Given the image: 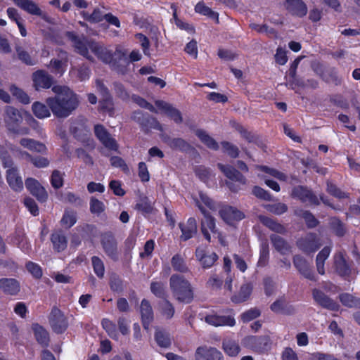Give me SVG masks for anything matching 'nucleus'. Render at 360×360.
Here are the masks:
<instances>
[{
    "instance_id": "obj_1",
    "label": "nucleus",
    "mask_w": 360,
    "mask_h": 360,
    "mask_svg": "<svg viewBox=\"0 0 360 360\" xmlns=\"http://www.w3.org/2000/svg\"><path fill=\"white\" fill-rule=\"evenodd\" d=\"M67 37L73 43L75 51L90 61H94L93 56L89 49L102 62L108 64L110 67L119 73L124 74L129 65L127 53L117 47L112 53L103 45L94 40L89 39L84 35L79 37L72 32H67Z\"/></svg>"
},
{
    "instance_id": "obj_2",
    "label": "nucleus",
    "mask_w": 360,
    "mask_h": 360,
    "mask_svg": "<svg viewBox=\"0 0 360 360\" xmlns=\"http://www.w3.org/2000/svg\"><path fill=\"white\" fill-rule=\"evenodd\" d=\"M53 91L57 94L46 99V104L57 117H67L78 106L77 95L67 86H55Z\"/></svg>"
},
{
    "instance_id": "obj_3",
    "label": "nucleus",
    "mask_w": 360,
    "mask_h": 360,
    "mask_svg": "<svg viewBox=\"0 0 360 360\" xmlns=\"http://www.w3.org/2000/svg\"><path fill=\"white\" fill-rule=\"evenodd\" d=\"M169 288L174 298L179 302L190 303L193 299V292L190 282L184 276L173 274L169 278Z\"/></svg>"
},
{
    "instance_id": "obj_4",
    "label": "nucleus",
    "mask_w": 360,
    "mask_h": 360,
    "mask_svg": "<svg viewBox=\"0 0 360 360\" xmlns=\"http://www.w3.org/2000/svg\"><path fill=\"white\" fill-rule=\"evenodd\" d=\"M101 244L105 255L113 261H117L120 257V252L117 247V241L113 233L105 232L101 236Z\"/></svg>"
},
{
    "instance_id": "obj_5",
    "label": "nucleus",
    "mask_w": 360,
    "mask_h": 360,
    "mask_svg": "<svg viewBox=\"0 0 360 360\" xmlns=\"http://www.w3.org/2000/svg\"><path fill=\"white\" fill-rule=\"evenodd\" d=\"M296 245L306 255L315 252L322 245L320 238L314 233H309L299 238L296 242Z\"/></svg>"
},
{
    "instance_id": "obj_6",
    "label": "nucleus",
    "mask_w": 360,
    "mask_h": 360,
    "mask_svg": "<svg viewBox=\"0 0 360 360\" xmlns=\"http://www.w3.org/2000/svg\"><path fill=\"white\" fill-rule=\"evenodd\" d=\"M49 323L56 333H63L68 328V323L63 313L57 307H53L50 313Z\"/></svg>"
},
{
    "instance_id": "obj_7",
    "label": "nucleus",
    "mask_w": 360,
    "mask_h": 360,
    "mask_svg": "<svg viewBox=\"0 0 360 360\" xmlns=\"http://www.w3.org/2000/svg\"><path fill=\"white\" fill-rule=\"evenodd\" d=\"M245 347L257 352H264L270 348V340L267 336H248L243 339Z\"/></svg>"
},
{
    "instance_id": "obj_8",
    "label": "nucleus",
    "mask_w": 360,
    "mask_h": 360,
    "mask_svg": "<svg viewBox=\"0 0 360 360\" xmlns=\"http://www.w3.org/2000/svg\"><path fill=\"white\" fill-rule=\"evenodd\" d=\"M195 205L199 208L202 214L204 215V219L201 221V231L204 237L210 241V234L209 231L212 233L216 232V225L214 219L210 215L208 212L204 209L202 205L200 204L198 200H195Z\"/></svg>"
},
{
    "instance_id": "obj_9",
    "label": "nucleus",
    "mask_w": 360,
    "mask_h": 360,
    "mask_svg": "<svg viewBox=\"0 0 360 360\" xmlns=\"http://www.w3.org/2000/svg\"><path fill=\"white\" fill-rule=\"evenodd\" d=\"M94 133L102 144L109 150H117L118 145L108 130L101 124L94 126Z\"/></svg>"
},
{
    "instance_id": "obj_10",
    "label": "nucleus",
    "mask_w": 360,
    "mask_h": 360,
    "mask_svg": "<svg viewBox=\"0 0 360 360\" xmlns=\"http://www.w3.org/2000/svg\"><path fill=\"white\" fill-rule=\"evenodd\" d=\"M15 4L30 14L39 15L46 22H51L50 17L43 12L33 1L29 0H13Z\"/></svg>"
},
{
    "instance_id": "obj_11",
    "label": "nucleus",
    "mask_w": 360,
    "mask_h": 360,
    "mask_svg": "<svg viewBox=\"0 0 360 360\" xmlns=\"http://www.w3.org/2000/svg\"><path fill=\"white\" fill-rule=\"evenodd\" d=\"M292 262L295 267L302 276L311 281H316L314 272L306 259L301 255H296L293 257Z\"/></svg>"
},
{
    "instance_id": "obj_12",
    "label": "nucleus",
    "mask_w": 360,
    "mask_h": 360,
    "mask_svg": "<svg viewBox=\"0 0 360 360\" xmlns=\"http://www.w3.org/2000/svg\"><path fill=\"white\" fill-rule=\"evenodd\" d=\"M27 189L37 198L40 202H45L48 198V194L45 188L40 183L33 178H28L25 180Z\"/></svg>"
},
{
    "instance_id": "obj_13",
    "label": "nucleus",
    "mask_w": 360,
    "mask_h": 360,
    "mask_svg": "<svg viewBox=\"0 0 360 360\" xmlns=\"http://www.w3.org/2000/svg\"><path fill=\"white\" fill-rule=\"evenodd\" d=\"M131 118L143 127H153L159 130L162 129L160 124L156 119L150 117L148 113H144L141 110L133 112Z\"/></svg>"
},
{
    "instance_id": "obj_14",
    "label": "nucleus",
    "mask_w": 360,
    "mask_h": 360,
    "mask_svg": "<svg viewBox=\"0 0 360 360\" xmlns=\"http://www.w3.org/2000/svg\"><path fill=\"white\" fill-rule=\"evenodd\" d=\"M222 354L214 347H198L195 353V360H221Z\"/></svg>"
},
{
    "instance_id": "obj_15",
    "label": "nucleus",
    "mask_w": 360,
    "mask_h": 360,
    "mask_svg": "<svg viewBox=\"0 0 360 360\" xmlns=\"http://www.w3.org/2000/svg\"><path fill=\"white\" fill-rule=\"evenodd\" d=\"M219 214L222 219L229 224H232L235 221H240L245 217L242 212L231 206H226L221 208L219 211Z\"/></svg>"
},
{
    "instance_id": "obj_16",
    "label": "nucleus",
    "mask_w": 360,
    "mask_h": 360,
    "mask_svg": "<svg viewBox=\"0 0 360 360\" xmlns=\"http://www.w3.org/2000/svg\"><path fill=\"white\" fill-rule=\"evenodd\" d=\"M155 103L159 109L164 111L165 113L176 123L180 124L183 122V117L181 112L178 109L175 108L172 105L160 100L156 101Z\"/></svg>"
},
{
    "instance_id": "obj_17",
    "label": "nucleus",
    "mask_w": 360,
    "mask_h": 360,
    "mask_svg": "<svg viewBox=\"0 0 360 360\" xmlns=\"http://www.w3.org/2000/svg\"><path fill=\"white\" fill-rule=\"evenodd\" d=\"M284 6L290 13L297 17H303L307 13V5L302 0H285Z\"/></svg>"
},
{
    "instance_id": "obj_18",
    "label": "nucleus",
    "mask_w": 360,
    "mask_h": 360,
    "mask_svg": "<svg viewBox=\"0 0 360 360\" xmlns=\"http://www.w3.org/2000/svg\"><path fill=\"white\" fill-rule=\"evenodd\" d=\"M195 256L203 268H210L218 259V256L216 253H208L202 247L197 248Z\"/></svg>"
},
{
    "instance_id": "obj_19",
    "label": "nucleus",
    "mask_w": 360,
    "mask_h": 360,
    "mask_svg": "<svg viewBox=\"0 0 360 360\" xmlns=\"http://www.w3.org/2000/svg\"><path fill=\"white\" fill-rule=\"evenodd\" d=\"M32 79L37 90H39L40 88H50L53 82L52 77L44 70H38L33 73Z\"/></svg>"
},
{
    "instance_id": "obj_20",
    "label": "nucleus",
    "mask_w": 360,
    "mask_h": 360,
    "mask_svg": "<svg viewBox=\"0 0 360 360\" xmlns=\"http://www.w3.org/2000/svg\"><path fill=\"white\" fill-rule=\"evenodd\" d=\"M219 169L224 173V174L230 180L238 182L242 185L246 184V179L245 176L236 168L231 165H224L221 163L217 165Z\"/></svg>"
},
{
    "instance_id": "obj_21",
    "label": "nucleus",
    "mask_w": 360,
    "mask_h": 360,
    "mask_svg": "<svg viewBox=\"0 0 360 360\" xmlns=\"http://www.w3.org/2000/svg\"><path fill=\"white\" fill-rule=\"evenodd\" d=\"M6 180L10 187L15 191H20L23 188V183L21 176L19 175L18 169L15 167H10L6 171Z\"/></svg>"
},
{
    "instance_id": "obj_22",
    "label": "nucleus",
    "mask_w": 360,
    "mask_h": 360,
    "mask_svg": "<svg viewBox=\"0 0 360 360\" xmlns=\"http://www.w3.org/2000/svg\"><path fill=\"white\" fill-rule=\"evenodd\" d=\"M313 298L321 307L330 309V310H338V304L335 302L333 300L329 298L326 295H325L322 291L318 289H314L312 291Z\"/></svg>"
},
{
    "instance_id": "obj_23",
    "label": "nucleus",
    "mask_w": 360,
    "mask_h": 360,
    "mask_svg": "<svg viewBox=\"0 0 360 360\" xmlns=\"http://www.w3.org/2000/svg\"><path fill=\"white\" fill-rule=\"evenodd\" d=\"M140 313L142 319V323L144 329L148 330L150 323L153 320V311L150 302L143 299L140 306Z\"/></svg>"
},
{
    "instance_id": "obj_24",
    "label": "nucleus",
    "mask_w": 360,
    "mask_h": 360,
    "mask_svg": "<svg viewBox=\"0 0 360 360\" xmlns=\"http://www.w3.org/2000/svg\"><path fill=\"white\" fill-rule=\"evenodd\" d=\"M20 145L30 151L46 154L47 148L43 143L30 138H22L19 141Z\"/></svg>"
},
{
    "instance_id": "obj_25",
    "label": "nucleus",
    "mask_w": 360,
    "mask_h": 360,
    "mask_svg": "<svg viewBox=\"0 0 360 360\" xmlns=\"http://www.w3.org/2000/svg\"><path fill=\"white\" fill-rule=\"evenodd\" d=\"M205 320L208 324L214 326H233L236 324L235 319L230 316L207 315Z\"/></svg>"
},
{
    "instance_id": "obj_26",
    "label": "nucleus",
    "mask_w": 360,
    "mask_h": 360,
    "mask_svg": "<svg viewBox=\"0 0 360 360\" xmlns=\"http://www.w3.org/2000/svg\"><path fill=\"white\" fill-rule=\"evenodd\" d=\"M334 265L336 272L341 276H348L351 274V269L344 258L341 252H337L333 257Z\"/></svg>"
},
{
    "instance_id": "obj_27",
    "label": "nucleus",
    "mask_w": 360,
    "mask_h": 360,
    "mask_svg": "<svg viewBox=\"0 0 360 360\" xmlns=\"http://www.w3.org/2000/svg\"><path fill=\"white\" fill-rule=\"evenodd\" d=\"M179 226L182 232L181 238L183 240L191 238L197 233V222L193 217L189 218L186 223H180Z\"/></svg>"
},
{
    "instance_id": "obj_28",
    "label": "nucleus",
    "mask_w": 360,
    "mask_h": 360,
    "mask_svg": "<svg viewBox=\"0 0 360 360\" xmlns=\"http://www.w3.org/2000/svg\"><path fill=\"white\" fill-rule=\"evenodd\" d=\"M0 289L10 295H15L20 292V283L14 278H4L0 279Z\"/></svg>"
},
{
    "instance_id": "obj_29",
    "label": "nucleus",
    "mask_w": 360,
    "mask_h": 360,
    "mask_svg": "<svg viewBox=\"0 0 360 360\" xmlns=\"http://www.w3.org/2000/svg\"><path fill=\"white\" fill-rule=\"evenodd\" d=\"M58 56L60 59H52L50 62V65L52 68V72L54 74L62 75L65 72L67 67V53L60 51Z\"/></svg>"
},
{
    "instance_id": "obj_30",
    "label": "nucleus",
    "mask_w": 360,
    "mask_h": 360,
    "mask_svg": "<svg viewBox=\"0 0 360 360\" xmlns=\"http://www.w3.org/2000/svg\"><path fill=\"white\" fill-rule=\"evenodd\" d=\"M164 142L172 150L186 152L191 149V145L181 138H171L169 136L164 138Z\"/></svg>"
},
{
    "instance_id": "obj_31",
    "label": "nucleus",
    "mask_w": 360,
    "mask_h": 360,
    "mask_svg": "<svg viewBox=\"0 0 360 360\" xmlns=\"http://www.w3.org/2000/svg\"><path fill=\"white\" fill-rule=\"evenodd\" d=\"M37 341L43 347H47L49 342V335L47 330L38 323L32 326Z\"/></svg>"
},
{
    "instance_id": "obj_32",
    "label": "nucleus",
    "mask_w": 360,
    "mask_h": 360,
    "mask_svg": "<svg viewBox=\"0 0 360 360\" xmlns=\"http://www.w3.org/2000/svg\"><path fill=\"white\" fill-rule=\"evenodd\" d=\"M258 219L261 223H262L265 226L268 227L272 231L281 234H283L286 232L285 228L276 220L264 215L258 216Z\"/></svg>"
},
{
    "instance_id": "obj_33",
    "label": "nucleus",
    "mask_w": 360,
    "mask_h": 360,
    "mask_svg": "<svg viewBox=\"0 0 360 360\" xmlns=\"http://www.w3.org/2000/svg\"><path fill=\"white\" fill-rule=\"evenodd\" d=\"M252 291V285L250 283L243 284L238 292L233 295L231 298V301L235 303H241L246 301Z\"/></svg>"
},
{
    "instance_id": "obj_34",
    "label": "nucleus",
    "mask_w": 360,
    "mask_h": 360,
    "mask_svg": "<svg viewBox=\"0 0 360 360\" xmlns=\"http://www.w3.org/2000/svg\"><path fill=\"white\" fill-rule=\"evenodd\" d=\"M270 240L274 248L281 255H286L290 252V245L281 236L272 234Z\"/></svg>"
},
{
    "instance_id": "obj_35",
    "label": "nucleus",
    "mask_w": 360,
    "mask_h": 360,
    "mask_svg": "<svg viewBox=\"0 0 360 360\" xmlns=\"http://www.w3.org/2000/svg\"><path fill=\"white\" fill-rule=\"evenodd\" d=\"M270 308L272 311L277 314L281 313L285 314H293L295 311L293 307H292L291 306L288 307L287 305L286 302L283 298L278 299L277 300L271 304Z\"/></svg>"
},
{
    "instance_id": "obj_36",
    "label": "nucleus",
    "mask_w": 360,
    "mask_h": 360,
    "mask_svg": "<svg viewBox=\"0 0 360 360\" xmlns=\"http://www.w3.org/2000/svg\"><path fill=\"white\" fill-rule=\"evenodd\" d=\"M222 347L224 352L230 356H236L240 351L238 343L231 338H226L223 340Z\"/></svg>"
},
{
    "instance_id": "obj_37",
    "label": "nucleus",
    "mask_w": 360,
    "mask_h": 360,
    "mask_svg": "<svg viewBox=\"0 0 360 360\" xmlns=\"http://www.w3.org/2000/svg\"><path fill=\"white\" fill-rule=\"evenodd\" d=\"M171 265L174 271L180 273H187L189 271L185 259L180 254H176L172 257Z\"/></svg>"
},
{
    "instance_id": "obj_38",
    "label": "nucleus",
    "mask_w": 360,
    "mask_h": 360,
    "mask_svg": "<svg viewBox=\"0 0 360 360\" xmlns=\"http://www.w3.org/2000/svg\"><path fill=\"white\" fill-rule=\"evenodd\" d=\"M70 75L72 77H75L79 81H84L89 78L90 70L86 65H82L79 68H72L70 70Z\"/></svg>"
},
{
    "instance_id": "obj_39",
    "label": "nucleus",
    "mask_w": 360,
    "mask_h": 360,
    "mask_svg": "<svg viewBox=\"0 0 360 360\" xmlns=\"http://www.w3.org/2000/svg\"><path fill=\"white\" fill-rule=\"evenodd\" d=\"M51 240L53 243V248L58 252L64 250L67 247L66 237L60 232L52 233Z\"/></svg>"
},
{
    "instance_id": "obj_40",
    "label": "nucleus",
    "mask_w": 360,
    "mask_h": 360,
    "mask_svg": "<svg viewBox=\"0 0 360 360\" xmlns=\"http://www.w3.org/2000/svg\"><path fill=\"white\" fill-rule=\"evenodd\" d=\"M196 136L200 141L205 144L209 148L217 150L219 148L217 142L212 138L205 131L198 129L195 132Z\"/></svg>"
},
{
    "instance_id": "obj_41",
    "label": "nucleus",
    "mask_w": 360,
    "mask_h": 360,
    "mask_svg": "<svg viewBox=\"0 0 360 360\" xmlns=\"http://www.w3.org/2000/svg\"><path fill=\"white\" fill-rule=\"evenodd\" d=\"M22 115L20 111L13 106H7L6 108V118L7 123L18 124L22 121Z\"/></svg>"
},
{
    "instance_id": "obj_42",
    "label": "nucleus",
    "mask_w": 360,
    "mask_h": 360,
    "mask_svg": "<svg viewBox=\"0 0 360 360\" xmlns=\"http://www.w3.org/2000/svg\"><path fill=\"white\" fill-rule=\"evenodd\" d=\"M33 114L39 119H44L51 116L47 106L40 102H34L32 105Z\"/></svg>"
},
{
    "instance_id": "obj_43",
    "label": "nucleus",
    "mask_w": 360,
    "mask_h": 360,
    "mask_svg": "<svg viewBox=\"0 0 360 360\" xmlns=\"http://www.w3.org/2000/svg\"><path fill=\"white\" fill-rule=\"evenodd\" d=\"M155 339L157 344L161 347L168 348L172 344L169 334L164 330H156Z\"/></svg>"
},
{
    "instance_id": "obj_44",
    "label": "nucleus",
    "mask_w": 360,
    "mask_h": 360,
    "mask_svg": "<svg viewBox=\"0 0 360 360\" xmlns=\"http://www.w3.org/2000/svg\"><path fill=\"white\" fill-rule=\"evenodd\" d=\"M9 91L18 101L23 104H28L30 103V98L29 96L20 88L18 87L15 84L11 85Z\"/></svg>"
},
{
    "instance_id": "obj_45",
    "label": "nucleus",
    "mask_w": 360,
    "mask_h": 360,
    "mask_svg": "<svg viewBox=\"0 0 360 360\" xmlns=\"http://www.w3.org/2000/svg\"><path fill=\"white\" fill-rule=\"evenodd\" d=\"M77 221V214L72 210H65L60 220L62 226L65 229H70Z\"/></svg>"
},
{
    "instance_id": "obj_46",
    "label": "nucleus",
    "mask_w": 360,
    "mask_h": 360,
    "mask_svg": "<svg viewBox=\"0 0 360 360\" xmlns=\"http://www.w3.org/2000/svg\"><path fill=\"white\" fill-rule=\"evenodd\" d=\"M160 311L161 315L166 319H171L175 312L173 304L167 300L160 303Z\"/></svg>"
},
{
    "instance_id": "obj_47",
    "label": "nucleus",
    "mask_w": 360,
    "mask_h": 360,
    "mask_svg": "<svg viewBox=\"0 0 360 360\" xmlns=\"http://www.w3.org/2000/svg\"><path fill=\"white\" fill-rule=\"evenodd\" d=\"M342 304L347 307H360V299L349 293H342L339 296Z\"/></svg>"
},
{
    "instance_id": "obj_48",
    "label": "nucleus",
    "mask_w": 360,
    "mask_h": 360,
    "mask_svg": "<svg viewBox=\"0 0 360 360\" xmlns=\"http://www.w3.org/2000/svg\"><path fill=\"white\" fill-rule=\"evenodd\" d=\"M101 325L111 338L116 340H118L119 335L117 330V327L112 321L108 319H103L101 321Z\"/></svg>"
},
{
    "instance_id": "obj_49",
    "label": "nucleus",
    "mask_w": 360,
    "mask_h": 360,
    "mask_svg": "<svg viewBox=\"0 0 360 360\" xmlns=\"http://www.w3.org/2000/svg\"><path fill=\"white\" fill-rule=\"evenodd\" d=\"M150 290L153 295L159 298L165 299L167 296L165 284L160 281L152 282Z\"/></svg>"
},
{
    "instance_id": "obj_50",
    "label": "nucleus",
    "mask_w": 360,
    "mask_h": 360,
    "mask_svg": "<svg viewBox=\"0 0 360 360\" xmlns=\"http://www.w3.org/2000/svg\"><path fill=\"white\" fill-rule=\"evenodd\" d=\"M0 159L4 167L13 166V162L6 144H0Z\"/></svg>"
},
{
    "instance_id": "obj_51",
    "label": "nucleus",
    "mask_w": 360,
    "mask_h": 360,
    "mask_svg": "<svg viewBox=\"0 0 360 360\" xmlns=\"http://www.w3.org/2000/svg\"><path fill=\"white\" fill-rule=\"evenodd\" d=\"M91 263L96 275L98 278H102L105 274V266L102 259L97 256H93L91 257Z\"/></svg>"
},
{
    "instance_id": "obj_52",
    "label": "nucleus",
    "mask_w": 360,
    "mask_h": 360,
    "mask_svg": "<svg viewBox=\"0 0 360 360\" xmlns=\"http://www.w3.org/2000/svg\"><path fill=\"white\" fill-rule=\"evenodd\" d=\"M82 15L86 20L92 23L99 22L104 19V15L99 8L94 9L91 14L83 11Z\"/></svg>"
},
{
    "instance_id": "obj_53",
    "label": "nucleus",
    "mask_w": 360,
    "mask_h": 360,
    "mask_svg": "<svg viewBox=\"0 0 360 360\" xmlns=\"http://www.w3.org/2000/svg\"><path fill=\"white\" fill-rule=\"evenodd\" d=\"M330 225L333 231L336 236L341 237L346 233L345 224L338 218H332L330 221Z\"/></svg>"
},
{
    "instance_id": "obj_54",
    "label": "nucleus",
    "mask_w": 360,
    "mask_h": 360,
    "mask_svg": "<svg viewBox=\"0 0 360 360\" xmlns=\"http://www.w3.org/2000/svg\"><path fill=\"white\" fill-rule=\"evenodd\" d=\"M222 150L232 158H236L239 155L238 148L233 143L228 141H222L221 143Z\"/></svg>"
},
{
    "instance_id": "obj_55",
    "label": "nucleus",
    "mask_w": 360,
    "mask_h": 360,
    "mask_svg": "<svg viewBox=\"0 0 360 360\" xmlns=\"http://www.w3.org/2000/svg\"><path fill=\"white\" fill-rule=\"evenodd\" d=\"M195 11L204 15H207L212 18H216L218 20V14L211 10L210 8L205 6L203 2H199L195 6Z\"/></svg>"
},
{
    "instance_id": "obj_56",
    "label": "nucleus",
    "mask_w": 360,
    "mask_h": 360,
    "mask_svg": "<svg viewBox=\"0 0 360 360\" xmlns=\"http://www.w3.org/2000/svg\"><path fill=\"white\" fill-rule=\"evenodd\" d=\"M100 108L102 111L107 112L112 116L114 113L113 101L111 96L103 97L100 102Z\"/></svg>"
},
{
    "instance_id": "obj_57",
    "label": "nucleus",
    "mask_w": 360,
    "mask_h": 360,
    "mask_svg": "<svg viewBox=\"0 0 360 360\" xmlns=\"http://www.w3.org/2000/svg\"><path fill=\"white\" fill-rule=\"evenodd\" d=\"M135 209L143 214H148L152 212L153 207L149 200L143 198L136 204Z\"/></svg>"
},
{
    "instance_id": "obj_58",
    "label": "nucleus",
    "mask_w": 360,
    "mask_h": 360,
    "mask_svg": "<svg viewBox=\"0 0 360 360\" xmlns=\"http://www.w3.org/2000/svg\"><path fill=\"white\" fill-rule=\"evenodd\" d=\"M51 186L58 189L63 186V174L58 170H53L51 176Z\"/></svg>"
},
{
    "instance_id": "obj_59",
    "label": "nucleus",
    "mask_w": 360,
    "mask_h": 360,
    "mask_svg": "<svg viewBox=\"0 0 360 360\" xmlns=\"http://www.w3.org/2000/svg\"><path fill=\"white\" fill-rule=\"evenodd\" d=\"M89 205L90 211L93 214H100L105 210L103 202L94 197L91 198Z\"/></svg>"
},
{
    "instance_id": "obj_60",
    "label": "nucleus",
    "mask_w": 360,
    "mask_h": 360,
    "mask_svg": "<svg viewBox=\"0 0 360 360\" xmlns=\"http://www.w3.org/2000/svg\"><path fill=\"white\" fill-rule=\"evenodd\" d=\"M327 192L330 195L335 196V198L342 199L347 198L349 197L348 194L342 191L340 188H338L335 184L331 182H327Z\"/></svg>"
},
{
    "instance_id": "obj_61",
    "label": "nucleus",
    "mask_w": 360,
    "mask_h": 360,
    "mask_svg": "<svg viewBox=\"0 0 360 360\" xmlns=\"http://www.w3.org/2000/svg\"><path fill=\"white\" fill-rule=\"evenodd\" d=\"M265 208L270 212L280 215L285 213L288 210V207L285 204L282 202H278L272 205H267L265 206Z\"/></svg>"
},
{
    "instance_id": "obj_62",
    "label": "nucleus",
    "mask_w": 360,
    "mask_h": 360,
    "mask_svg": "<svg viewBox=\"0 0 360 360\" xmlns=\"http://www.w3.org/2000/svg\"><path fill=\"white\" fill-rule=\"evenodd\" d=\"M224 278V275H221L219 276L218 275L214 274L210 276L207 282V285L212 289H220L223 284Z\"/></svg>"
},
{
    "instance_id": "obj_63",
    "label": "nucleus",
    "mask_w": 360,
    "mask_h": 360,
    "mask_svg": "<svg viewBox=\"0 0 360 360\" xmlns=\"http://www.w3.org/2000/svg\"><path fill=\"white\" fill-rule=\"evenodd\" d=\"M309 189L306 187L298 186L295 187L292 191L291 195L293 198H297L302 202H305V195L308 193Z\"/></svg>"
},
{
    "instance_id": "obj_64",
    "label": "nucleus",
    "mask_w": 360,
    "mask_h": 360,
    "mask_svg": "<svg viewBox=\"0 0 360 360\" xmlns=\"http://www.w3.org/2000/svg\"><path fill=\"white\" fill-rule=\"evenodd\" d=\"M18 56L20 60L28 65H33L34 62L31 58L29 53L25 51L22 47L18 46L15 48Z\"/></svg>"
}]
</instances>
